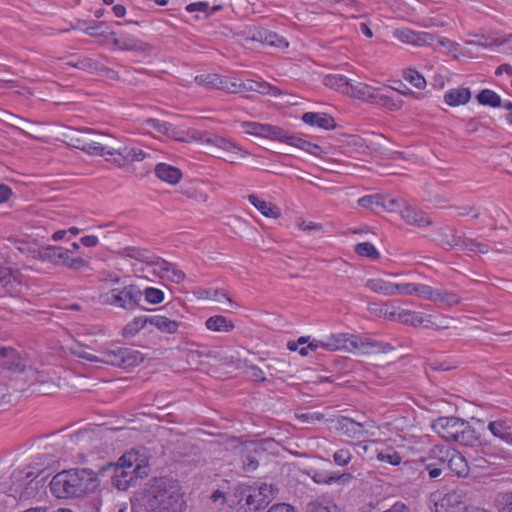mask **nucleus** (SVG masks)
I'll use <instances>...</instances> for the list:
<instances>
[{
    "instance_id": "4",
    "label": "nucleus",
    "mask_w": 512,
    "mask_h": 512,
    "mask_svg": "<svg viewBox=\"0 0 512 512\" xmlns=\"http://www.w3.org/2000/svg\"><path fill=\"white\" fill-rule=\"evenodd\" d=\"M40 473L37 475L32 471L15 470L11 475V484L5 493L19 500H28L34 497L39 487L43 486L45 477L39 478Z\"/></svg>"
},
{
    "instance_id": "48",
    "label": "nucleus",
    "mask_w": 512,
    "mask_h": 512,
    "mask_svg": "<svg viewBox=\"0 0 512 512\" xmlns=\"http://www.w3.org/2000/svg\"><path fill=\"white\" fill-rule=\"evenodd\" d=\"M147 324H150V316L135 317L133 321L125 326L124 333L125 335H135Z\"/></svg>"
},
{
    "instance_id": "1",
    "label": "nucleus",
    "mask_w": 512,
    "mask_h": 512,
    "mask_svg": "<svg viewBox=\"0 0 512 512\" xmlns=\"http://www.w3.org/2000/svg\"><path fill=\"white\" fill-rule=\"evenodd\" d=\"M143 501L147 512H183L186 509L181 486L165 477L149 481Z\"/></svg>"
},
{
    "instance_id": "23",
    "label": "nucleus",
    "mask_w": 512,
    "mask_h": 512,
    "mask_svg": "<svg viewBox=\"0 0 512 512\" xmlns=\"http://www.w3.org/2000/svg\"><path fill=\"white\" fill-rule=\"evenodd\" d=\"M302 121L310 126H317L325 130L336 127L334 118L326 113L306 112L302 115Z\"/></svg>"
},
{
    "instance_id": "39",
    "label": "nucleus",
    "mask_w": 512,
    "mask_h": 512,
    "mask_svg": "<svg viewBox=\"0 0 512 512\" xmlns=\"http://www.w3.org/2000/svg\"><path fill=\"white\" fill-rule=\"evenodd\" d=\"M351 82L352 80L339 74H330L325 76L324 78V84L327 87L333 88L347 95L349 90L351 89Z\"/></svg>"
},
{
    "instance_id": "45",
    "label": "nucleus",
    "mask_w": 512,
    "mask_h": 512,
    "mask_svg": "<svg viewBox=\"0 0 512 512\" xmlns=\"http://www.w3.org/2000/svg\"><path fill=\"white\" fill-rule=\"evenodd\" d=\"M476 98L478 103L484 106L496 108L502 105L500 96L490 89L481 90Z\"/></svg>"
},
{
    "instance_id": "27",
    "label": "nucleus",
    "mask_w": 512,
    "mask_h": 512,
    "mask_svg": "<svg viewBox=\"0 0 512 512\" xmlns=\"http://www.w3.org/2000/svg\"><path fill=\"white\" fill-rule=\"evenodd\" d=\"M488 429L495 437L512 445V423L507 420H495L489 423Z\"/></svg>"
},
{
    "instance_id": "33",
    "label": "nucleus",
    "mask_w": 512,
    "mask_h": 512,
    "mask_svg": "<svg viewBox=\"0 0 512 512\" xmlns=\"http://www.w3.org/2000/svg\"><path fill=\"white\" fill-rule=\"evenodd\" d=\"M248 200L264 216L271 218H278L280 216V210L276 205L266 202L254 194L249 195Z\"/></svg>"
},
{
    "instance_id": "50",
    "label": "nucleus",
    "mask_w": 512,
    "mask_h": 512,
    "mask_svg": "<svg viewBox=\"0 0 512 512\" xmlns=\"http://www.w3.org/2000/svg\"><path fill=\"white\" fill-rule=\"evenodd\" d=\"M195 82L206 88H217L221 84V76L218 74H200L195 77Z\"/></svg>"
},
{
    "instance_id": "25",
    "label": "nucleus",
    "mask_w": 512,
    "mask_h": 512,
    "mask_svg": "<svg viewBox=\"0 0 512 512\" xmlns=\"http://www.w3.org/2000/svg\"><path fill=\"white\" fill-rule=\"evenodd\" d=\"M454 442L465 446H477L480 444V434L475 431L469 422L463 420Z\"/></svg>"
},
{
    "instance_id": "31",
    "label": "nucleus",
    "mask_w": 512,
    "mask_h": 512,
    "mask_svg": "<svg viewBox=\"0 0 512 512\" xmlns=\"http://www.w3.org/2000/svg\"><path fill=\"white\" fill-rule=\"evenodd\" d=\"M452 449L444 446L435 445L430 449L428 460L431 464L442 468L443 471L448 470V462Z\"/></svg>"
},
{
    "instance_id": "46",
    "label": "nucleus",
    "mask_w": 512,
    "mask_h": 512,
    "mask_svg": "<svg viewBox=\"0 0 512 512\" xmlns=\"http://www.w3.org/2000/svg\"><path fill=\"white\" fill-rule=\"evenodd\" d=\"M382 95L385 96L378 99L376 103L390 110H398L403 106V101L399 98H394L393 93L388 87H381Z\"/></svg>"
},
{
    "instance_id": "18",
    "label": "nucleus",
    "mask_w": 512,
    "mask_h": 512,
    "mask_svg": "<svg viewBox=\"0 0 512 512\" xmlns=\"http://www.w3.org/2000/svg\"><path fill=\"white\" fill-rule=\"evenodd\" d=\"M348 95L371 103H376L383 98L381 87H372L368 84L352 81Z\"/></svg>"
},
{
    "instance_id": "8",
    "label": "nucleus",
    "mask_w": 512,
    "mask_h": 512,
    "mask_svg": "<svg viewBox=\"0 0 512 512\" xmlns=\"http://www.w3.org/2000/svg\"><path fill=\"white\" fill-rule=\"evenodd\" d=\"M84 136L85 141L88 143L86 145V152L90 155L103 156L107 154V150H115V138L110 135L87 129Z\"/></svg>"
},
{
    "instance_id": "62",
    "label": "nucleus",
    "mask_w": 512,
    "mask_h": 512,
    "mask_svg": "<svg viewBox=\"0 0 512 512\" xmlns=\"http://www.w3.org/2000/svg\"><path fill=\"white\" fill-rule=\"evenodd\" d=\"M36 461V464L38 466L49 467L56 461V455L53 454L52 452L39 453L36 456Z\"/></svg>"
},
{
    "instance_id": "2",
    "label": "nucleus",
    "mask_w": 512,
    "mask_h": 512,
    "mask_svg": "<svg viewBox=\"0 0 512 512\" xmlns=\"http://www.w3.org/2000/svg\"><path fill=\"white\" fill-rule=\"evenodd\" d=\"M100 484L90 468H72L58 472L50 481V491L58 499L80 498L94 492Z\"/></svg>"
},
{
    "instance_id": "36",
    "label": "nucleus",
    "mask_w": 512,
    "mask_h": 512,
    "mask_svg": "<svg viewBox=\"0 0 512 512\" xmlns=\"http://www.w3.org/2000/svg\"><path fill=\"white\" fill-rule=\"evenodd\" d=\"M121 255L136 259L141 262H146L148 265L153 267L155 265V261L158 259V257L149 254L147 250L132 246L125 247L122 250Z\"/></svg>"
},
{
    "instance_id": "44",
    "label": "nucleus",
    "mask_w": 512,
    "mask_h": 512,
    "mask_svg": "<svg viewBox=\"0 0 512 512\" xmlns=\"http://www.w3.org/2000/svg\"><path fill=\"white\" fill-rule=\"evenodd\" d=\"M260 136L285 143V139L289 138L290 134L284 131L281 127L273 126L270 124H262Z\"/></svg>"
},
{
    "instance_id": "41",
    "label": "nucleus",
    "mask_w": 512,
    "mask_h": 512,
    "mask_svg": "<svg viewBox=\"0 0 512 512\" xmlns=\"http://www.w3.org/2000/svg\"><path fill=\"white\" fill-rule=\"evenodd\" d=\"M150 324L154 325L163 333L174 334L178 331L179 323L175 320H170L162 315L150 316Z\"/></svg>"
},
{
    "instance_id": "42",
    "label": "nucleus",
    "mask_w": 512,
    "mask_h": 512,
    "mask_svg": "<svg viewBox=\"0 0 512 512\" xmlns=\"http://www.w3.org/2000/svg\"><path fill=\"white\" fill-rule=\"evenodd\" d=\"M114 145H115V150H107V155H115V154H118L119 156H121V159H117L115 158L113 160V162L119 166V167H122L124 165V162L125 161H134L135 159V147H127V146H121L119 144H117V141L115 140L114 142Z\"/></svg>"
},
{
    "instance_id": "40",
    "label": "nucleus",
    "mask_w": 512,
    "mask_h": 512,
    "mask_svg": "<svg viewBox=\"0 0 512 512\" xmlns=\"http://www.w3.org/2000/svg\"><path fill=\"white\" fill-rule=\"evenodd\" d=\"M285 143L302 149L315 156H319L322 153V148L319 145L311 143L295 135H290L289 138H286Z\"/></svg>"
},
{
    "instance_id": "28",
    "label": "nucleus",
    "mask_w": 512,
    "mask_h": 512,
    "mask_svg": "<svg viewBox=\"0 0 512 512\" xmlns=\"http://www.w3.org/2000/svg\"><path fill=\"white\" fill-rule=\"evenodd\" d=\"M67 249L57 246H46L38 249V259L49 261L54 265H62Z\"/></svg>"
},
{
    "instance_id": "24",
    "label": "nucleus",
    "mask_w": 512,
    "mask_h": 512,
    "mask_svg": "<svg viewBox=\"0 0 512 512\" xmlns=\"http://www.w3.org/2000/svg\"><path fill=\"white\" fill-rule=\"evenodd\" d=\"M155 174L161 181L167 182L171 185H175L182 179V172L179 168L166 164L158 163L155 166Z\"/></svg>"
},
{
    "instance_id": "29",
    "label": "nucleus",
    "mask_w": 512,
    "mask_h": 512,
    "mask_svg": "<svg viewBox=\"0 0 512 512\" xmlns=\"http://www.w3.org/2000/svg\"><path fill=\"white\" fill-rule=\"evenodd\" d=\"M448 470L458 477H465L469 473V467L466 459L457 451L451 450L449 460H447Z\"/></svg>"
},
{
    "instance_id": "54",
    "label": "nucleus",
    "mask_w": 512,
    "mask_h": 512,
    "mask_svg": "<svg viewBox=\"0 0 512 512\" xmlns=\"http://www.w3.org/2000/svg\"><path fill=\"white\" fill-rule=\"evenodd\" d=\"M248 485L240 484L234 489V494L230 498V505H236V511L245 503L246 494H248Z\"/></svg>"
},
{
    "instance_id": "35",
    "label": "nucleus",
    "mask_w": 512,
    "mask_h": 512,
    "mask_svg": "<svg viewBox=\"0 0 512 512\" xmlns=\"http://www.w3.org/2000/svg\"><path fill=\"white\" fill-rule=\"evenodd\" d=\"M206 328L214 332H229L235 327L234 323L222 315L209 317L205 322Z\"/></svg>"
},
{
    "instance_id": "34",
    "label": "nucleus",
    "mask_w": 512,
    "mask_h": 512,
    "mask_svg": "<svg viewBox=\"0 0 512 512\" xmlns=\"http://www.w3.org/2000/svg\"><path fill=\"white\" fill-rule=\"evenodd\" d=\"M19 272L12 271L10 268H0V283L9 292H16L20 285Z\"/></svg>"
},
{
    "instance_id": "6",
    "label": "nucleus",
    "mask_w": 512,
    "mask_h": 512,
    "mask_svg": "<svg viewBox=\"0 0 512 512\" xmlns=\"http://www.w3.org/2000/svg\"><path fill=\"white\" fill-rule=\"evenodd\" d=\"M101 297L104 304L125 310H134L139 307L142 291L137 285L130 284L121 289H112Z\"/></svg>"
},
{
    "instance_id": "13",
    "label": "nucleus",
    "mask_w": 512,
    "mask_h": 512,
    "mask_svg": "<svg viewBox=\"0 0 512 512\" xmlns=\"http://www.w3.org/2000/svg\"><path fill=\"white\" fill-rule=\"evenodd\" d=\"M352 353L371 354L378 352H389L393 350L390 343L378 342L367 336L353 335L352 338Z\"/></svg>"
},
{
    "instance_id": "32",
    "label": "nucleus",
    "mask_w": 512,
    "mask_h": 512,
    "mask_svg": "<svg viewBox=\"0 0 512 512\" xmlns=\"http://www.w3.org/2000/svg\"><path fill=\"white\" fill-rule=\"evenodd\" d=\"M439 241L447 250L460 246L462 236L458 235L457 229L453 227H443L439 230Z\"/></svg>"
},
{
    "instance_id": "3",
    "label": "nucleus",
    "mask_w": 512,
    "mask_h": 512,
    "mask_svg": "<svg viewBox=\"0 0 512 512\" xmlns=\"http://www.w3.org/2000/svg\"><path fill=\"white\" fill-rule=\"evenodd\" d=\"M111 471V484L119 491H126L131 486H135L138 479H143L149 474V467L143 460L139 459V454L135 451L124 453L116 463L109 462L102 466L97 473L104 475Z\"/></svg>"
},
{
    "instance_id": "57",
    "label": "nucleus",
    "mask_w": 512,
    "mask_h": 512,
    "mask_svg": "<svg viewBox=\"0 0 512 512\" xmlns=\"http://www.w3.org/2000/svg\"><path fill=\"white\" fill-rule=\"evenodd\" d=\"M242 85L243 82H237L231 78L221 76V84H219L217 89L224 90L228 93H239L242 92Z\"/></svg>"
},
{
    "instance_id": "7",
    "label": "nucleus",
    "mask_w": 512,
    "mask_h": 512,
    "mask_svg": "<svg viewBox=\"0 0 512 512\" xmlns=\"http://www.w3.org/2000/svg\"><path fill=\"white\" fill-rule=\"evenodd\" d=\"M433 512H464L467 509L469 497L463 489L457 488L447 492L442 497L433 494Z\"/></svg>"
},
{
    "instance_id": "11",
    "label": "nucleus",
    "mask_w": 512,
    "mask_h": 512,
    "mask_svg": "<svg viewBox=\"0 0 512 512\" xmlns=\"http://www.w3.org/2000/svg\"><path fill=\"white\" fill-rule=\"evenodd\" d=\"M246 40L260 42L263 45L275 48H287L288 42L284 37L263 27L254 26L246 32Z\"/></svg>"
},
{
    "instance_id": "5",
    "label": "nucleus",
    "mask_w": 512,
    "mask_h": 512,
    "mask_svg": "<svg viewBox=\"0 0 512 512\" xmlns=\"http://www.w3.org/2000/svg\"><path fill=\"white\" fill-rule=\"evenodd\" d=\"M143 360L139 351L114 344L102 350L99 356V362L124 369L135 367Z\"/></svg>"
},
{
    "instance_id": "43",
    "label": "nucleus",
    "mask_w": 512,
    "mask_h": 512,
    "mask_svg": "<svg viewBox=\"0 0 512 512\" xmlns=\"http://www.w3.org/2000/svg\"><path fill=\"white\" fill-rule=\"evenodd\" d=\"M90 261L89 259L83 257H74L72 256V251L67 249L66 255L64 256L62 266L67 267L73 271H81L83 269L89 268Z\"/></svg>"
},
{
    "instance_id": "52",
    "label": "nucleus",
    "mask_w": 512,
    "mask_h": 512,
    "mask_svg": "<svg viewBox=\"0 0 512 512\" xmlns=\"http://www.w3.org/2000/svg\"><path fill=\"white\" fill-rule=\"evenodd\" d=\"M404 78L418 89H423L426 86L425 78L418 71L412 68H408L404 71Z\"/></svg>"
},
{
    "instance_id": "55",
    "label": "nucleus",
    "mask_w": 512,
    "mask_h": 512,
    "mask_svg": "<svg viewBox=\"0 0 512 512\" xmlns=\"http://www.w3.org/2000/svg\"><path fill=\"white\" fill-rule=\"evenodd\" d=\"M377 459L383 462H387L394 466L399 465L402 461V457L400 456V454L394 451L392 448L380 451L377 454Z\"/></svg>"
},
{
    "instance_id": "64",
    "label": "nucleus",
    "mask_w": 512,
    "mask_h": 512,
    "mask_svg": "<svg viewBox=\"0 0 512 512\" xmlns=\"http://www.w3.org/2000/svg\"><path fill=\"white\" fill-rule=\"evenodd\" d=\"M499 512H512V492L505 493L501 496Z\"/></svg>"
},
{
    "instance_id": "38",
    "label": "nucleus",
    "mask_w": 512,
    "mask_h": 512,
    "mask_svg": "<svg viewBox=\"0 0 512 512\" xmlns=\"http://www.w3.org/2000/svg\"><path fill=\"white\" fill-rule=\"evenodd\" d=\"M471 98V92L468 88H458L448 91L444 100L449 106H458L466 104Z\"/></svg>"
},
{
    "instance_id": "53",
    "label": "nucleus",
    "mask_w": 512,
    "mask_h": 512,
    "mask_svg": "<svg viewBox=\"0 0 512 512\" xmlns=\"http://www.w3.org/2000/svg\"><path fill=\"white\" fill-rule=\"evenodd\" d=\"M85 130H72L69 135H67L69 139V144L77 149L83 150L86 152V145L88 143L85 141Z\"/></svg>"
},
{
    "instance_id": "22",
    "label": "nucleus",
    "mask_w": 512,
    "mask_h": 512,
    "mask_svg": "<svg viewBox=\"0 0 512 512\" xmlns=\"http://www.w3.org/2000/svg\"><path fill=\"white\" fill-rule=\"evenodd\" d=\"M248 494H246L245 503L241 504V508L237 512H253L263 509L267 506L264 498L261 497V491L257 487L248 485Z\"/></svg>"
},
{
    "instance_id": "59",
    "label": "nucleus",
    "mask_w": 512,
    "mask_h": 512,
    "mask_svg": "<svg viewBox=\"0 0 512 512\" xmlns=\"http://www.w3.org/2000/svg\"><path fill=\"white\" fill-rule=\"evenodd\" d=\"M74 67L88 71V72H97L99 73L100 66L97 61L91 59V58H84L81 60H78L76 63L72 64Z\"/></svg>"
},
{
    "instance_id": "30",
    "label": "nucleus",
    "mask_w": 512,
    "mask_h": 512,
    "mask_svg": "<svg viewBox=\"0 0 512 512\" xmlns=\"http://www.w3.org/2000/svg\"><path fill=\"white\" fill-rule=\"evenodd\" d=\"M242 91H256L263 95H271L278 97L282 94V91L267 82H258L253 80H247L243 82Z\"/></svg>"
},
{
    "instance_id": "60",
    "label": "nucleus",
    "mask_w": 512,
    "mask_h": 512,
    "mask_svg": "<svg viewBox=\"0 0 512 512\" xmlns=\"http://www.w3.org/2000/svg\"><path fill=\"white\" fill-rule=\"evenodd\" d=\"M437 291L438 290L433 289L429 285L417 284L415 295L421 296L426 300L436 302V297L438 296Z\"/></svg>"
},
{
    "instance_id": "21",
    "label": "nucleus",
    "mask_w": 512,
    "mask_h": 512,
    "mask_svg": "<svg viewBox=\"0 0 512 512\" xmlns=\"http://www.w3.org/2000/svg\"><path fill=\"white\" fill-rule=\"evenodd\" d=\"M311 478L317 484L330 485L332 483H340L345 485L349 483L354 477L351 473L337 474L324 470H314Z\"/></svg>"
},
{
    "instance_id": "51",
    "label": "nucleus",
    "mask_w": 512,
    "mask_h": 512,
    "mask_svg": "<svg viewBox=\"0 0 512 512\" xmlns=\"http://www.w3.org/2000/svg\"><path fill=\"white\" fill-rule=\"evenodd\" d=\"M355 252L359 256L369 257L374 260L380 258V253L377 251L375 246L373 244H371L370 242L358 243L355 246Z\"/></svg>"
},
{
    "instance_id": "19",
    "label": "nucleus",
    "mask_w": 512,
    "mask_h": 512,
    "mask_svg": "<svg viewBox=\"0 0 512 512\" xmlns=\"http://www.w3.org/2000/svg\"><path fill=\"white\" fill-rule=\"evenodd\" d=\"M154 267V272H156L159 277L166 278L172 282L181 283L185 278V273L178 269L176 265L166 260L160 259L159 257L155 261Z\"/></svg>"
},
{
    "instance_id": "15",
    "label": "nucleus",
    "mask_w": 512,
    "mask_h": 512,
    "mask_svg": "<svg viewBox=\"0 0 512 512\" xmlns=\"http://www.w3.org/2000/svg\"><path fill=\"white\" fill-rule=\"evenodd\" d=\"M333 422H335V429L346 437L361 439L365 438L368 434L363 423L357 422L349 417L339 416L333 420Z\"/></svg>"
},
{
    "instance_id": "9",
    "label": "nucleus",
    "mask_w": 512,
    "mask_h": 512,
    "mask_svg": "<svg viewBox=\"0 0 512 512\" xmlns=\"http://www.w3.org/2000/svg\"><path fill=\"white\" fill-rule=\"evenodd\" d=\"M198 137L193 136L195 140L200 141L203 145L207 146L209 153L221 157V151H235L240 150L237 144L229 139L220 137L216 134L207 132L197 133Z\"/></svg>"
},
{
    "instance_id": "16",
    "label": "nucleus",
    "mask_w": 512,
    "mask_h": 512,
    "mask_svg": "<svg viewBox=\"0 0 512 512\" xmlns=\"http://www.w3.org/2000/svg\"><path fill=\"white\" fill-rule=\"evenodd\" d=\"M26 366V359L14 348L0 346V367L15 372H23Z\"/></svg>"
},
{
    "instance_id": "10",
    "label": "nucleus",
    "mask_w": 512,
    "mask_h": 512,
    "mask_svg": "<svg viewBox=\"0 0 512 512\" xmlns=\"http://www.w3.org/2000/svg\"><path fill=\"white\" fill-rule=\"evenodd\" d=\"M391 317L393 319H396L404 324H410L414 327L417 326H424L426 328H435L437 330L439 329H447L449 328L446 324H440L435 321H433L432 315H427L421 312H415V311H409V310H403L402 312L396 314L391 313Z\"/></svg>"
},
{
    "instance_id": "12",
    "label": "nucleus",
    "mask_w": 512,
    "mask_h": 512,
    "mask_svg": "<svg viewBox=\"0 0 512 512\" xmlns=\"http://www.w3.org/2000/svg\"><path fill=\"white\" fill-rule=\"evenodd\" d=\"M358 204L373 212H379L380 210L394 211L395 207L400 206V200L387 195L374 194L361 197Z\"/></svg>"
},
{
    "instance_id": "49",
    "label": "nucleus",
    "mask_w": 512,
    "mask_h": 512,
    "mask_svg": "<svg viewBox=\"0 0 512 512\" xmlns=\"http://www.w3.org/2000/svg\"><path fill=\"white\" fill-rule=\"evenodd\" d=\"M146 124L153 128L154 130L158 131L159 133H162L167 136H175V128L168 122H163L158 119L149 118L146 120Z\"/></svg>"
},
{
    "instance_id": "14",
    "label": "nucleus",
    "mask_w": 512,
    "mask_h": 512,
    "mask_svg": "<svg viewBox=\"0 0 512 512\" xmlns=\"http://www.w3.org/2000/svg\"><path fill=\"white\" fill-rule=\"evenodd\" d=\"M463 419L458 417H439L432 423L433 430L443 439L454 441Z\"/></svg>"
},
{
    "instance_id": "56",
    "label": "nucleus",
    "mask_w": 512,
    "mask_h": 512,
    "mask_svg": "<svg viewBox=\"0 0 512 512\" xmlns=\"http://www.w3.org/2000/svg\"><path fill=\"white\" fill-rule=\"evenodd\" d=\"M437 295L438 296L436 297V302L438 301L445 303L449 307L457 305L461 302V298L452 291L438 290Z\"/></svg>"
},
{
    "instance_id": "47",
    "label": "nucleus",
    "mask_w": 512,
    "mask_h": 512,
    "mask_svg": "<svg viewBox=\"0 0 512 512\" xmlns=\"http://www.w3.org/2000/svg\"><path fill=\"white\" fill-rule=\"evenodd\" d=\"M151 49L152 46L149 43L143 42L135 38L124 36L123 50L146 53L149 52Z\"/></svg>"
},
{
    "instance_id": "58",
    "label": "nucleus",
    "mask_w": 512,
    "mask_h": 512,
    "mask_svg": "<svg viewBox=\"0 0 512 512\" xmlns=\"http://www.w3.org/2000/svg\"><path fill=\"white\" fill-rule=\"evenodd\" d=\"M145 300L150 304H159L164 300V292L160 289L148 287L142 292Z\"/></svg>"
},
{
    "instance_id": "37",
    "label": "nucleus",
    "mask_w": 512,
    "mask_h": 512,
    "mask_svg": "<svg viewBox=\"0 0 512 512\" xmlns=\"http://www.w3.org/2000/svg\"><path fill=\"white\" fill-rule=\"evenodd\" d=\"M366 287L371 291L385 296H395V283L384 279L374 278L366 282Z\"/></svg>"
},
{
    "instance_id": "17",
    "label": "nucleus",
    "mask_w": 512,
    "mask_h": 512,
    "mask_svg": "<svg viewBox=\"0 0 512 512\" xmlns=\"http://www.w3.org/2000/svg\"><path fill=\"white\" fill-rule=\"evenodd\" d=\"M394 36L403 43L416 46L430 45L435 40V36L431 33L416 32L409 28L396 29Z\"/></svg>"
},
{
    "instance_id": "61",
    "label": "nucleus",
    "mask_w": 512,
    "mask_h": 512,
    "mask_svg": "<svg viewBox=\"0 0 512 512\" xmlns=\"http://www.w3.org/2000/svg\"><path fill=\"white\" fill-rule=\"evenodd\" d=\"M352 453L349 449H339L333 454L335 464L346 466L352 459Z\"/></svg>"
},
{
    "instance_id": "26",
    "label": "nucleus",
    "mask_w": 512,
    "mask_h": 512,
    "mask_svg": "<svg viewBox=\"0 0 512 512\" xmlns=\"http://www.w3.org/2000/svg\"><path fill=\"white\" fill-rule=\"evenodd\" d=\"M401 216L409 225L424 227L432 224L431 218L425 212L415 208L406 207L401 211Z\"/></svg>"
},
{
    "instance_id": "20",
    "label": "nucleus",
    "mask_w": 512,
    "mask_h": 512,
    "mask_svg": "<svg viewBox=\"0 0 512 512\" xmlns=\"http://www.w3.org/2000/svg\"><path fill=\"white\" fill-rule=\"evenodd\" d=\"M352 334H336L331 335L325 341H321V349L324 351H347L352 349Z\"/></svg>"
},
{
    "instance_id": "63",
    "label": "nucleus",
    "mask_w": 512,
    "mask_h": 512,
    "mask_svg": "<svg viewBox=\"0 0 512 512\" xmlns=\"http://www.w3.org/2000/svg\"><path fill=\"white\" fill-rule=\"evenodd\" d=\"M416 287L415 283H395V295H413L416 292Z\"/></svg>"
}]
</instances>
